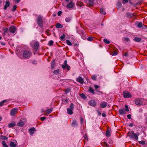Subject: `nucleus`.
I'll use <instances>...</instances> for the list:
<instances>
[{
  "label": "nucleus",
  "mask_w": 147,
  "mask_h": 147,
  "mask_svg": "<svg viewBox=\"0 0 147 147\" xmlns=\"http://www.w3.org/2000/svg\"><path fill=\"white\" fill-rule=\"evenodd\" d=\"M127 135L130 138L133 139L137 140L138 139V136L140 135V134L138 132L135 133L133 131H132L128 132Z\"/></svg>",
  "instance_id": "nucleus-1"
},
{
  "label": "nucleus",
  "mask_w": 147,
  "mask_h": 147,
  "mask_svg": "<svg viewBox=\"0 0 147 147\" xmlns=\"http://www.w3.org/2000/svg\"><path fill=\"white\" fill-rule=\"evenodd\" d=\"M17 28L14 26H10V35L13 36L16 34L17 31Z\"/></svg>",
  "instance_id": "nucleus-2"
},
{
  "label": "nucleus",
  "mask_w": 147,
  "mask_h": 147,
  "mask_svg": "<svg viewBox=\"0 0 147 147\" xmlns=\"http://www.w3.org/2000/svg\"><path fill=\"white\" fill-rule=\"evenodd\" d=\"M22 55L24 57L27 59L30 58L32 56V53L30 51L25 50L23 51Z\"/></svg>",
  "instance_id": "nucleus-3"
},
{
  "label": "nucleus",
  "mask_w": 147,
  "mask_h": 147,
  "mask_svg": "<svg viewBox=\"0 0 147 147\" xmlns=\"http://www.w3.org/2000/svg\"><path fill=\"white\" fill-rule=\"evenodd\" d=\"M42 17L41 15H39L37 19V22L38 26L42 27L43 25V23L42 22Z\"/></svg>",
  "instance_id": "nucleus-4"
},
{
  "label": "nucleus",
  "mask_w": 147,
  "mask_h": 147,
  "mask_svg": "<svg viewBox=\"0 0 147 147\" xmlns=\"http://www.w3.org/2000/svg\"><path fill=\"white\" fill-rule=\"evenodd\" d=\"M144 101L143 99L138 98L135 100V104L137 105H143L144 104V103L143 102Z\"/></svg>",
  "instance_id": "nucleus-5"
},
{
  "label": "nucleus",
  "mask_w": 147,
  "mask_h": 147,
  "mask_svg": "<svg viewBox=\"0 0 147 147\" xmlns=\"http://www.w3.org/2000/svg\"><path fill=\"white\" fill-rule=\"evenodd\" d=\"M74 108V104L71 103L70 106V108H68L67 109V112L68 114L71 115L73 114V111Z\"/></svg>",
  "instance_id": "nucleus-6"
},
{
  "label": "nucleus",
  "mask_w": 147,
  "mask_h": 147,
  "mask_svg": "<svg viewBox=\"0 0 147 147\" xmlns=\"http://www.w3.org/2000/svg\"><path fill=\"white\" fill-rule=\"evenodd\" d=\"M18 108H13L11 109L10 112V115L12 116H15L18 112Z\"/></svg>",
  "instance_id": "nucleus-7"
},
{
  "label": "nucleus",
  "mask_w": 147,
  "mask_h": 147,
  "mask_svg": "<svg viewBox=\"0 0 147 147\" xmlns=\"http://www.w3.org/2000/svg\"><path fill=\"white\" fill-rule=\"evenodd\" d=\"M123 96L125 98H128L131 97V94L129 92L127 91H125L123 92Z\"/></svg>",
  "instance_id": "nucleus-8"
},
{
  "label": "nucleus",
  "mask_w": 147,
  "mask_h": 147,
  "mask_svg": "<svg viewBox=\"0 0 147 147\" xmlns=\"http://www.w3.org/2000/svg\"><path fill=\"white\" fill-rule=\"evenodd\" d=\"M39 46V43L38 42L36 41L34 43L32 46V48L35 51H37Z\"/></svg>",
  "instance_id": "nucleus-9"
},
{
  "label": "nucleus",
  "mask_w": 147,
  "mask_h": 147,
  "mask_svg": "<svg viewBox=\"0 0 147 147\" xmlns=\"http://www.w3.org/2000/svg\"><path fill=\"white\" fill-rule=\"evenodd\" d=\"M18 145L17 142L15 140L13 142H10V146L11 147H16Z\"/></svg>",
  "instance_id": "nucleus-10"
},
{
  "label": "nucleus",
  "mask_w": 147,
  "mask_h": 147,
  "mask_svg": "<svg viewBox=\"0 0 147 147\" xmlns=\"http://www.w3.org/2000/svg\"><path fill=\"white\" fill-rule=\"evenodd\" d=\"M76 81L81 84H83L84 82V79L80 76L76 78Z\"/></svg>",
  "instance_id": "nucleus-11"
},
{
  "label": "nucleus",
  "mask_w": 147,
  "mask_h": 147,
  "mask_svg": "<svg viewBox=\"0 0 147 147\" xmlns=\"http://www.w3.org/2000/svg\"><path fill=\"white\" fill-rule=\"evenodd\" d=\"M88 104L89 105L93 107L95 106L96 105V102L93 100H91L90 101Z\"/></svg>",
  "instance_id": "nucleus-12"
},
{
  "label": "nucleus",
  "mask_w": 147,
  "mask_h": 147,
  "mask_svg": "<svg viewBox=\"0 0 147 147\" xmlns=\"http://www.w3.org/2000/svg\"><path fill=\"white\" fill-rule=\"evenodd\" d=\"M74 5L73 2L71 1L69 2L68 4L67 5L66 7L68 9L72 8Z\"/></svg>",
  "instance_id": "nucleus-13"
},
{
  "label": "nucleus",
  "mask_w": 147,
  "mask_h": 147,
  "mask_svg": "<svg viewBox=\"0 0 147 147\" xmlns=\"http://www.w3.org/2000/svg\"><path fill=\"white\" fill-rule=\"evenodd\" d=\"M119 113L121 115H123L125 113V111L124 109H120L119 110Z\"/></svg>",
  "instance_id": "nucleus-14"
},
{
  "label": "nucleus",
  "mask_w": 147,
  "mask_h": 147,
  "mask_svg": "<svg viewBox=\"0 0 147 147\" xmlns=\"http://www.w3.org/2000/svg\"><path fill=\"white\" fill-rule=\"evenodd\" d=\"M25 122L22 120H20V122L18 123L17 125L20 127H22L25 124Z\"/></svg>",
  "instance_id": "nucleus-15"
},
{
  "label": "nucleus",
  "mask_w": 147,
  "mask_h": 147,
  "mask_svg": "<svg viewBox=\"0 0 147 147\" xmlns=\"http://www.w3.org/2000/svg\"><path fill=\"white\" fill-rule=\"evenodd\" d=\"M126 16L128 18H132L133 16H134L135 15L134 13H131L127 12L126 14Z\"/></svg>",
  "instance_id": "nucleus-16"
},
{
  "label": "nucleus",
  "mask_w": 147,
  "mask_h": 147,
  "mask_svg": "<svg viewBox=\"0 0 147 147\" xmlns=\"http://www.w3.org/2000/svg\"><path fill=\"white\" fill-rule=\"evenodd\" d=\"M94 1L93 0H89L88 3V5L89 6H92L94 5Z\"/></svg>",
  "instance_id": "nucleus-17"
},
{
  "label": "nucleus",
  "mask_w": 147,
  "mask_h": 147,
  "mask_svg": "<svg viewBox=\"0 0 147 147\" xmlns=\"http://www.w3.org/2000/svg\"><path fill=\"white\" fill-rule=\"evenodd\" d=\"M107 102H104L100 104V106L102 108H105L107 106Z\"/></svg>",
  "instance_id": "nucleus-18"
},
{
  "label": "nucleus",
  "mask_w": 147,
  "mask_h": 147,
  "mask_svg": "<svg viewBox=\"0 0 147 147\" xmlns=\"http://www.w3.org/2000/svg\"><path fill=\"white\" fill-rule=\"evenodd\" d=\"M9 7V1L7 0L5 2V4L4 6V9L5 10L8 7Z\"/></svg>",
  "instance_id": "nucleus-19"
},
{
  "label": "nucleus",
  "mask_w": 147,
  "mask_h": 147,
  "mask_svg": "<svg viewBox=\"0 0 147 147\" xmlns=\"http://www.w3.org/2000/svg\"><path fill=\"white\" fill-rule=\"evenodd\" d=\"M142 39L138 37H135L134 39V41L137 42H140L141 41Z\"/></svg>",
  "instance_id": "nucleus-20"
},
{
  "label": "nucleus",
  "mask_w": 147,
  "mask_h": 147,
  "mask_svg": "<svg viewBox=\"0 0 147 147\" xmlns=\"http://www.w3.org/2000/svg\"><path fill=\"white\" fill-rule=\"evenodd\" d=\"M35 129L34 127H32L29 130L30 134L32 135L34 134V131L35 130Z\"/></svg>",
  "instance_id": "nucleus-21"
},
{
  "label": "nucleus",
  "mask_w": 147,
  "mask_h": 147,
  "mask_svg": "<svg viewBox=\"0 0 147 147\" xmlns=\"http://www.w3.org/2000/svg\"><path fill=\"white\" fill-rule=\"evenodd\" d=\"M110 130L108 129L106 132V135L107 136L109 137L110 136Z\"/></svg>",
  "instance_id": "nucleus-22"
},
{
  "label": "nucleus",
  "mask_w": 147,
  "mask_h": 147,
  "mask_svg": "<svg viewBox=\"0 0 147 147\" xmlns=\"http://www.w3.org/2000/svg\"><path fill=\"white\" fill-rule=\"evenodd\" d=\"M143 26L146 27L144 24H143L142 22H139L138 23L137 26L138 28H141L143 27Z\"/></svg>",
  "instance_id": "nucleus-23"
},
{
  "label": "nucleus",
  "mask_w": 147,
  "mask_h": 147,
  "mask_svg": "<svg viewBox=\"0 0 147 147\" xmlns=\"http://www.w3.org/2000/svg\"><path fill=\"white\" fill-rule=\"evenodd\" d=\"M72 125L73 126H77L78 125L76 120H74L72 123Z\"/></svg>",
  "instance_id": "nucleus-24"
},
{
  "label": "nucleus",
  "mask_w": 147,
  "mask_h": 147,
  "mask_svg": "<svg viewBox=\"0 0 147 147\" xmlns=\"http://www.w3.org/2000/svg\"><path fill=\"white\" fill-rule=\"evenodd\" d=\"M67 61L65 60L64 61V65H63L62 66V67L63 69L65 68L66 66L67 65Z\"/></svg>",
  "instance_id": "nucleus-25"
},
{
  "label": "nucleus",
  "mask_w": 147,
  "mask_h": 147,
  "mask_svg": "<svg viewBox=\"0 0 147 147\" xmlns=\"http://www.w3.org/2000/svg\"><path fill=\"white\" fill-rule=\"evenodd\" d=\"M53 111V109L51 108L50 109H47L46 110V114H47L50 113Z\"/></svg>",
  "instance_id": "nucleus-26"
},
{
  "label": "nucleus",
  "mask_w": 147,
  "mask_h": 147,
  "mask_svg": "<svg viewBox=\"0 0 147 147\" xmlns=\"http://www.w3.org/2000/svg\"><path fill=\"white\" fill-rule=\"evenodd\" d=\"M7 139L8 138L7 137L2 135L0 136V139L1 140H7Z\"/></svg>",
  "instance_id": "nucleus-27"
},
{
  "label": "nucleus",
  "mask_w": 147,
  "mask_h": 147,
  "mask_svg": "<svg viewBox=\"0 0 147 147\" xmlns=\"http://www.w3.org/2000/svg\"><path fill=\"white\" fill-rule=\"evenodd\" d=\"M56 26L57 28H62L63 27V26L59 23L56 24Z\"/></svg>",
  "instance_id": "nucleus-28"
},
{
  "label": "nucleus",
  "mask_w": 147,
  "mask_h": 147,
  "mask_svg": "<svg viewBox=\"0 0 147 147\" xmlns=\"http://www.w3.org/2000/svg\"><path fill=\"white\" fill-rule=\"evenodd\" d=\"M16 125V123L15 122H13L12 123H10V127H13L14 126Z\"/></svg>",
  "instance_id": "nucleus-29"
},
{
  "label": "nucleus",
  "mask_w": 147,
  "mask_h": 147,
  "mask_svg": "<svg viewBox=\"0 0 147 147\" xmlns=\"http://www.w3.org/2000/svg\"><path fill=\"white\" fill-rule=\"evenodd\" d=\"M89 91H90V92L92 93L93 94H95L94 91L93 89H92V88L90 87L89 88Z\"/></svg>",
  "instance_id": "nucleus-30"
},
{
  "label": "nucleus",
  "mask_w": 147,
  "mask_h": 147,
  "mask_svg": "<svg viewBox=\"0 0 147 147\" xmlns=\"http://www.w3.org/2000/svg\"><path fill=\"white\" fill-rule=\"evenodd\" d=\"M71 20V18L70 17H67L65 19V21L66 22H70Z\"/></svg>",
  "instance_id": "nucleus-31"
},
{
  "label": "nucleus",
  "mask_w": 147,
  "mask_h": 147,
  "mask_svg": "<svg viewBox=\"0 0 147 147\" xmlns=\"http://www.w3.org/2000/svg\"><path fill=\"white\" fill-rule=\"evenodd\" d=\"M7 101L6 100H4L0 102V106H2L4 105L5 102Z\"/></svg>",
  "instance_id": "nucleus-32"
},
{
  "label": "nucleus",
  "mask_w": 147,
  "mask_h": 147,
  "mask_svg": "<svg viewBox=\"0 0 147 147\" xmlns=\"http://www.w3.org/2000/svg\"><path fill=\"white\" fill-rule=\"evenodd\" d=\"M65 35L64 34H63V35H62L60 37V39L63 41H64L65 40Z\"/></svg>",
  "instance_id": "nucleus-33"
},
{
  "label": "nucleus",
  "mask_w": 147,
  "mask_h": 147,
  "mask_svg": "<svg viewBox=\"0 0 147 147\" xmlns=\"http://www.w3.org/2000/svg\"><path fill=\"white\" fill-rule=\"evenodd\" d=\"M55 65V61H52L51 62V68L53 69L54 68Z\"/></svg>",
  "instance_id": "nucleus-34"
},
{
  "label": "nucleus",
  "mask_w": 147,
  "mask_h": 147,
  "mask_svg": "<svg viewBox=\"0 0 147 147\" xmlns=\"http://www.w3.org/2000/svg\"><path fill=\"white\" fill-rule=\"evenodd\" d=\"M103 41L105 43L107 44H109L110 43V42L107 39H104Z\"/></svg>",
  "instance_id": "nucleus-35"
},
{
  "label": "nucleus",
  "mask_w": 147,
  "mask_h": 147,
  "mask_svg": "<svg viewBox=\"0 0 147 147\" xmlns=\"http://www.w3.org/2000/svg\"><path fill=\"white\" fill-rule=\"evenodd\" d=\"M66 43L67 45L69 46H71L72 45V44L70 42V41L68 40H66Z\"/></svg>",
  "instance_id": "nucleus-36"
},
{
  "label": "nucleus",
  "mask_w": 147,
  "mask_h": 147,
  "mask_svg": "<svg viewBox=\"0 0 147 147\" xmlns=\"http://www.w3.org/2000/svg\"><path fill=\"white\" fill-rule=\"evenodd\" d=\"M2 144L3 145V147H8V146L7 145L5 141H3L2 142Z\"/></svg>",
  "instance_id": "nucleus-37"
},
{
  "label": "nucleus",
  "mask_w": 147,
  "mask_h": 147,
  "mask_svg": "<svg viewBox=\"0 0 147 147\" xmlns=\"http://www.w3.org/2000/svg\"><path fill=\"white\" fill-rule=\"evenodd\" d=\"M103 10L104 9L102 8H100V12L101 13L105 15L106 14V13L104 12Z\"/></svg>",
  "instance_id": "nucleus-38"
},
{
  "label": "nucleus",
  "mask_w": 147,
  "mask_h": 147,
  "mask_svg": "<svg viewBox=\"0 0 147 147\" xmlns=\"http://www.w3.org/2000/svg\"><path fill=\"white\" fill-rule=\"evenodd\" d=\"M53 73L54 74H55L56 75L57 74L59 73V69H58L56 70H55L53 71Z\"/></svg>",
  "instance_id": "nucleus-39"
},
{
  "label": "nucleus",
  "mask_w": 147,
  "mask_h": 147,
  "mask_svg": "<svg viewBox=\"0 0 147 147\" xmlns=\"http://www.w3.org/2000/svg\"><path fill=\"white\" fill-rule=\"evenodd\" d=\"M139 143L143 145H144L145 144V142L144 141H140L139 142Z\"/></svg>",
  "instance_id": "nucleus-40"
},
{
  "label": "nucleus",
  "mask_w": 147,
  "mask_h": 147,
  "mask_svg": "<svg viewBox=\"0 0 147 147\" xmlns=\"http://www.w3.org/2000/svg\"><path fill=\"white\" fill-rule=\"evenodd\" d=\"M92 79L94 80H96V77L95 75H92L91 77Z\"/></svg>",
  "instance_id": "nucleus-41"
},
{
  "label": "nucleus",
  "mask_w": 147,
  "mask_h": 147,
  "mask_svg": "<svg viewBox=\"0 0 147 147\" xmlns=\"http://www.w3.org/2000/svg\"><path fill=\"white\" fill-rule=\"evenodd\" d=\"M122 6L121 3L120 2H118L117 3V7L119 8Z\"/></svg>",
  "instance_id": "nucleus-42"
},
{
  "label": "nucleus",
  "mask_w": 147,
  "mask_h": 147,
  "mask_svg": "<svg viewBox=\"0 0 147 147\" xmlns=\"http://www.w3.org/2000/svg\"><path fill=\"white\" fill-rule=\"evenodd\" d=\"M16 8L17 6L16 5H14L13 6L12 9L11 10L12 11H15L16 9Z\"/></svg>",
  "instance_id": "nucleus-43"
},
{
  "label": "nucleus",
  "mask_w": 147,
  "mask_h": 147,
  "mask_svg": "<svg viewBox=\"0 0 147 147\" xmlns=\"http://www.w3.org/2000/svg\"><path fill=\"white\" fill-rule=\"evenodd\" d=\"M92 40L93 38L92 36H89L87 38V40L88 41H91Z\"/></svg>",
  "instance_id": "nucleus-44"
},
{
  "label": "nucleus",
  "mask_w": 147,
  "mask_h": 147,
  "mask_svg": "<svg viewBox=\"0 0 147 147\" xmlns=\"http://www.w3.org/2000/svg\"><path fill=\"white\" fill-rule=\"evenodd\" d=\"M80 96L84 99H86V98L85 95L83 93H82L81 94Z\"/></svg>",
  "instance_id": "nucleus-45"
},
{
  "label": "nucleus",
  "mask_w": 147,
  "mask_h": 147,
  "mask_svg": "<svg viewBox=\"0 0 147 147\" xmlns=\"http://www.w3.org/2000/svg\"><path fill=\"white\" fill-rule=\"evenodd\" d=\"M53 43V40H50L49 42V46H51L52 45Z\"/></svg>",
  "instance_id": "nucleus-46"
},
{
  "label": "nucleus",
  "mask_w": 147,
  "mask_h": 147,
  "mask_svg": "<svg viewBox=\"0 0 147 147\" xmlns=\"http://www.w3.org/2000/svg\"><path fill=\"white\" fill-rule=\"evenodd\" d=\"M125 111H126L127 112L128 111H129V109L128 106L127 105H125Z\"/></svg>",
  "instance_id": "nucleus-47"
},
{
  "label": "nucleus",
  "mask_w": 147,
  "mask_h": 147,
  "mask_svg": "<svg viewBox=\"0 0 147 147\" xmlns=\"http://www.w3.org/2000/svg\"><path fill=\"white\" fill-rule=\"evenodd\" d=\"M128 0H123L122 3L123 4H125L128 2Z\"/></svg>",
  "instance_id": "nucleus-48"
},
{
  "label": "nucleus",
  "mask_w": 147,
  "mask_h": 147,
  "mask_svg": "<svg viewBox=\"0 0 147 147\" xmlns=\"http://www.w3.org/2000/svg\"><path fill=\"white\" fill-rule=\"evenodd\" d=\"M124 40L126 41L127 42L129 41V38H124Z\"/></svg>",
  "instance_id": "nucleus-49"
},
{
  "label": "nucleus",
  "mask_w": 147,
  "mask_h": 147,
  "mask_svg": "<svg viewBox=\"0 0 147 147\" xmlns=\"http://www.w3.org/2000/svg\"><path fill=\"white\" fill-rule=\"evenodd\" d=\"M62 13V12L61 11H58V12L57 13L58 16H61V14Z\"/></svg>",
  "instance_id": "nucleus-50"
},
{
  "label": "nucleus",
  "mask_w": 147,
  "mask_h": 147,
  "mask_svg": "<svg viewBox=\"0 0 147 147\" xmlns=\"http://www.w3.org/2000/svg\"><path fill=\"white\" fill-rule=\"evenodd\" d=\"M70 66L68 65H67L65 66V68H66L67 70L69 71V70Z\"/></svg>",
  "instance_id": "nucleus-51"
},
{
  "label": "nucleus",
  "mask_w": 147,
  "mask_h": 147,
  "mask_svg": "<svg viewBox=\"0 0 147 147\" xmlns=\"http://www.w3.org/2000/svg\"><path fill=\"white\" fill-rule=\"evenodd\" d=\"M40 119L41 121H43L46 119V117H41Z\"/></svg>",
  "instance_id": "nucleus-52"
},
{
  "label": "nucleus",
  "mask_w": 147,
  "mask_h": 147,
  "mask_svg": "<svg viewBox=\"0 0 147 147\" xmlns=\"http://www.w3.org/2000/svg\"><path fill=\"white\" fill-rule=\"evenodd\" d=\"M127 117L129 119H131V115L130 114H128V115H127Z\"/></svg>",
  "instance_id": "nucleus-53"
},
{
  "label": "nucleus",
  "mask_w": 147,
  "mask_h": 147,
  "mask_svg": "<svg viewBox=\"0 0 147 147\" xmlns=\"http://www.w3.org/2000/svg\"><path fill=\"white\" fill-rule=\"evenodd\" d=\"M8 30V28H5L3 29V31L4 32H7Z\"/></svg>",
  "instance_id": "nucleus-54"
},
{
  "label": "nucleus",
  "mask_w": 147,
  "mask_h": 147,
  "mask_svg": "<svg viewBox=\"0 0 147 147\" xmlns=\"http://www.w3.org/2000/svg\"><path fill=\"white\" fill-rule=\"evenodd\" d=\"M117 54V53L116 51H114L113 54L112 55H116Z\"/></svg>",
  "instance_id": "nucleus-55"
},
{
  "label": "nucleus",
  "mask_w": 147,
  "mask_h": 147,
  "mask_svg": "<svg viewBox=\"0 0 147 147\" xmlns=\"http://www.w3.org/2000/svg\"><path fill=\"white\" fill-rule=\"evenodd\" d=\"M103 143L106 146H108V144L106 142H104Z\"/></svg>",
  "instance_id": "nucleus-56"
},
{
  "label": "nucleus",
  "mask_w": 147,
  "mask_h": 147,
  "mask_svg": "<svg viewBox=\"0 0 147 147\" xmlns=\"http://www.w3.org/2000/svg\"><path fill=\"white\" fill-rule=\"evenodd\" d=\"M94 87L96 89H98L99 88V86L96 85H95Z\"/></svg>",
  "instance_id": "nucleus-57"
},
{
  "label": "nucleus",
  "mask_w": 147,
  "mask_h": 147,
  "mask_svg": "<svg viewBox=\"0 0 147 147\" xmlns=\"http://www.w3.org/2000/svg\"><path fill=\"white\" fill-rule=\"evenodd\" d=\"M102 116L103 117H105L106 116V115L105 113H103L102 114Z\"/></svg>",
  "instance_id": "nucleus-58"
},
{
  "label": "nucleus",
  "mask_w": 147,
  "mask_h": 147,
  "mask_svg": "<svg viewBox=\"0 0 147 147\" xmlns=\"http://www.w3.org/2000/svg\"><path fill=\"white\" fill-rule=\"evenodd\" d=\"M84 139L86 140H88V136L86 135H85L84 136Z\"/></svg>",
  "instance_id": "nucleus-59"
},
{
  "label": "nucleus",
  "mask_w": 147,
  "mask_h": 147,
  "mask_svg": "<svg viewBox=\"0 0 147 147\" xmlns=\"http://www.w3.org/2000/svg\"><path fill=\"white\" fill-rule=\"evenodd\" d=\"M109 140H110L109 142V143H110V144H111L113 143L112 140H111V139H109Z\"/></svg>",
  "instance_id": "nucleus-60"
},
{
  "label": "nucleus",
  "mask_w": 147,
  "mask_h": 147,
  "mask_svg": "<svg viewBox=\"0 0 147 147\" xmlns=\"http://www.w3.org/2000/svg\"><path fill=\"white\" fill-rule=\"evenodd\" d=\"M14 0L16 2L18 3L21 0Z\"/></svg>",
  "instance_id": "nucleus-61"
},
{
  "label": "nucleus",
  "mask_w": 147,
  "mask_h": 147,
  "mask_svg": "<svg viewBox=\"0 0 147 147\" xmlns=\"http://www.w3.org/2000/svg\"><path fill=\"white\" fill-rule=\"evenodd\" d=\"M128 55V53L127 52H126L125 54V55H124V56H125V57H127V56Z\"/></svg>",
  "instance_id": "nucleus-62"
},
{
  "label": "nucleus",
  "mask_w": 147,
  "mask_h": 147,
  "mask_svg": "<svg viewBox=\"0 0 147 147\" xmlns=\"http://www.w3.org/2000/svg\"><path fill=\"white\" fill-rule=\"evenodd\" d=\"M129 126L130 127H132L133 126V125L132 123H130L129 124Z\"/></svg>",
  "instance_id": "nucleus-63"
},
{
  "label": "nucleus",
  "mask_w": 147,
  "mask_h": 147,
  "mask_svg": "<svg viewBox=\"0 0 147 147\" xmlns=\"http://www.w3.org/2000/svg\"><path fill=\"white\" fill-rule=\"evenodd\" d=\"M32 63L34 64H36V61H33Z\"/></svg>",
  "instance_id": "nucleus-64"
}]
</instances>
